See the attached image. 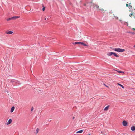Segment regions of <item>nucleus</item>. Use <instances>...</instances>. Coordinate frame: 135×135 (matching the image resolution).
Instances as JSON below:
<instances>
[{
	"instance_id": "nucleus-1",
	"label": "nucleus",
	"mask_w": 135,
	"mask_h": 135,
	"mask_svg": "<svg viewBox=\"0 0 135 135\" xmlns=\"http://www.w3.org/2000/svg\"><path fill=\"white\" fill-rule=\"evenodd\" d=\"M93 6L94 7H96L97 10H99L101 11L102 12H103L104 11H106V10L104 8H102L101 7L99 8V6L97 4H93Z\"/></svg>"
},
{
	"instance_id": "nucleus-2",
	"label": "nucleus",
	"mask_w": 135,
	"mask_h": 135,
	"mask_svg": "<svg viewBox=\"0 0 135 135\" xmlns=\"http://www.w3.org/2000/svg\"><path fill=\"white\" fill-rule=\"evenodd\" d=\"M110 48L112 49V50H114L117 52H123L125 51V49L120 48H112V47H110Z\"/></svg>"
},
{
	"instance_id": "nucleus-3",
	"label": "nucleus",
	"mask_w": 135,
	"mask_h": 135,
	"mask_svg": "<svg viewBox=\"0 0 135 135\" xmlns=\"http://www.w3.org/2000/svg\"><path fill=\"white\" fill-rule=\"evenodd\" d=\"M127 124L128 123L125 120L123 121L122 123L123 125L124 126H127Z\"/></svg>"
},
{
	"instance_id": "nucleus-4",
	"label": "nucleus",
	"mask_w": 135,
	"mask_h": 135,
	"mask_svg": "<svg viewBox=\"0 0 135 135\" xmlns=\"http://www.w3.org/2000/svg\"><path fill=\"white\" fill-rule=\"evenodd\" d=\"M127 3H128L129 4H128V5H129L128 7H129V8L130 9H131L132 8V6L131 3V2H130V3H129V2H127Z\"/></svg>"
},
{
	"instance_id": "nucleus-5",
	"label": "nucleus",
	"mask_w": 135,
	"mask_h": 135,
	"mask_svg": "<svg viewBox=\"0 0 135 135\" xmlns=\"http://www.w3.org/2000/svg\"><path fill=\"white\" fill-rule=\"evenodd\" d=\"M113 52H109L107 53V55L108 56H110L113 54Z\"/></svg>"
},
{
	"instance_id": "nucleus-6",
	"label": "nucleus",
	"mask_w": 135,
	"mask_h": 135,
	"mask_svg": "<svg viewBox=\"0 0 135 135\" xmlns=\"http://www.w3.org/2000/svg\"><path fill=\"white\" fill-rule=\"evenodd\" d=\"M12 122V120L11 119H10L6 123V124L7 125H8L9 124H11Z\"/></svg>"
},
{
	"instance_id": "nucleus-7",
	"label": "nucleus",
	"mask_w": 135,
	"mask_h": 135,
	"mask_svg": "<svg viewBox=\"0 0 135 135\" xmlns=\"http://www.w3.org/2000/svg\"><path fill=\"white\" fill-rule=\"evenodd\" d=\"M20 17L19 16H13L11 18L12 20H15Z\"/></svg>"
},
{
	"instance_id": "nucleus-8",
	"label": "nucleus",
	"mask_w": 135,
	"mask_h": 135,
	"mask_svg": "<svg viewBox=\"0 0 135 135\" xmlns=\"http://www.w3.org/2000/svg\"><path fill=\"white\" fill-rule=\"evenodd\" d=\"M13 32L11 31H8L6 32V33L7 34H11L13 33Z\"/></svg>"
},
{
	"instance_id": "nucleus-9",
	"label": "nucleus",
	"mask_w": 135,
	"mask_h": 135,
	"mask_svg": "<svg viewBox=\"0 0 135 135\" xmlns=\"http://www.w3.org/2000/svg\"><path fill=\"white\" fill-rule=\"evenodd\" d=\"M109 107V106H108L105 107V108L104 109V111H107L108 110Z\"/></svg>"
},
{
	"instance_id": "nucleus-10",
	"label": "nucleus",
	"mask_w": 135,
	"mask_h": 135,
	"mask_svg": "<svg viewBox=\"0 0 135 135\" xmlns=\"http://www.w3.org/2000/svg\"><path fill=\"white\" fill-rule=\"evenodd\" d=\"M15 107L14 106H13L11 107L10 112L12 113V112L14 110Z\"/></svg>"
},
{
	"instance_id": "nucleus-11",
	"label": "nucleus",
	"mask_w": 135,
	"mask_h": 135,
	"mask_svg": "<svg viewBox=\"0 0 135 135\" xmlns=\"http://www.w3.org/2000/svg\"><path fill=\"white\" fill-rule=\"evenodd\" d=\"M131 129L132 131L135 130V126H132L131 127Z\"/></svg>"
},
{
	"instance_id": "nucleus-12",
	"label": "nucleus",
	"mask_w": 135,
	"mask_h": 135,
	"mask_svg": "<svg viewBox=\"0 0 135 135\" xmlns=\"http://www.w3.org/2000/svg\"><path fill=\"white\" fill-rule=\"evenodd\" d=\"M129 16L130 17H131V16H134V18H135V16H134V14H133V13H132L129 15Z\"/></svg>"
},
{
	"instance_id": "nucleus-13",
	"label": "nucleus",
	"mask_w": 135,
	"mask_h": 135,
	"mask_svg": "<svg viewBox=\"0 0 135 135\" xmlns=\"http://www.w3.org/2000/svg\"><path fill=\"white\" fill-rule=\"evenodd\" d=\"M117 85L121 86L124 89V86L119 83H117Z\"/></svg>"
},
{
	"instance_id": "nucleus-14",
	"label": "nucleus",
	"mask_w": 135,
	"mask_h": 135,
	"mask_svg": "<svg viewBox=\"0 0 135 135\" xmlns=\"http://www.w3.org/2000/svg\"><path fill=\"white\" fill-rule=\"evenodd\" d=\"M83 131V130H81L79 131H78L76 133H81Z\"/></svg>"
},
{
	"instance_id": "nucleus-15",
	"label": "nucleus",
	"mask_w": 135,
	"mask_h": 135,
	"mask_svg": "<svg viewBox=\"0 0 135 135\" xmlns=\"http://www.w3.org/2000/svg\"><path fill=\"white\" fill-rule=\"evenodd\" d=\"M115 56L117 57H119V56L118 55H117V54L116 53L113 52V54Z\"/></svg>"
},
{
	"instance_id": "nucleus-16",
	"label": "nucleus",
	"mask_w": 135,
	"mask_h": 135,
	"mask_svg": "<svg viewBox=\"0 0 135 135\" xmlns=\"http://www.w3.org/2000/svg\"><path fill=\"white\" fill-rule=\"evenodd\" d=\"M116 71L118 73H124V72H123L122 71H120L117 70H116Z\"/></svg>"
},
{
	"instance_id": "nucleus-17",
	"label": "nucleus",
	"mask_w": 135,
	"mask_h": 135,
	"mask_svg": "<svg viewBox=\"0 0 135 135\" xmlns=\"http://www.w3.org/2000/svg\"><path fill=\"white\" fill-rule=\"evenodd\" d=\"M113 17H113V18H115L116 19H117V20L118 19V18L117 16H115V15H114L113 16Z\"/></svg>"
},
{
	"instance_id": "nucleus-18",
	"label": "nucleus",
	"mask_w": 135,
	"mask_h": 135,
	"mask_svg": "<svg viewBox=\"0 0 135 135\" xmlns=\"http://www.w3.org/2000/svg\"><path fill=\"white\" fill-rule=\"evenodd\" d=\"M81 44L83 45L84 46H88L86 44L83 42H82V43H81Z\"/></svg>"
},
{
	"instance_id": "nucleus-19",
	"label": "nucleus",
	"mask_w": 135,
	"mask_h": 135,
	"mask_svg": "<svg viewBox=\"0 0 135 135\" xmlns=\"http://www.w3.org/2000/svg\"><path fill=\"white\" fill-rule=\"evenodd\" d=\"M12 20V18H9L8 19H7V20L8 21H9V20Z\"/></svg>"
},
{
	"instance_id": "nucleus-20",
	"label": "nucleus",
	"mask_w": 135,
	"mask_h": 135,
	"mask_svg": "<svg viewBox=\"0 0 135 135\" xmlns=\"http://www.w3.org/2000/svg\"><path fill=\"white\" fill-rule=\"evenodd\" d=\"M39 129L38 128H37L36 129V131L37 132V133L38 132Z\"/></svg>"
},
{
	"instance_id": "nucleus-21",
	"label": "nucleus",
	"mask_w": 135,
	"mask_h": 135,
	"mask_svg": "<svg viewBox=\"0 0 135 135\" xmlns=\"http://www.w3.org/2000/svg\"><path fill=\"white\" fill-rule=\"evenodd\" d=\"M43 8H42V10L43 11H44L45 10V7L44 6H43Z\"/></svg>"
},
{
	"instance_id": "nucleus-22",
	"label": "nucleus",
	"mask_w": 135,
	"mask_h": 135,
	"mask_svg": "<svg viewBox=\"0 0 135 135\" xmlns=\"http://www.w3.org/2000/svg\"><path fill=\"white\" fill-rule=\"evenodd\" d=\"M73 44H78V42H75L74 43H73Z\"/></svg>"
},
{
	"instance_id": "nucleus-23",
	"label": "nucleus",
	"mask_w": 135,
	"mask_h": 135,
	"mask_svg": "<svg viewBox=\"0 0 135 135\" xmlns=\"http://www.w3.org/2000/svg\"><path fill=\"white\" fill-rule=\"evenodd\" d=\"M126 5L127 7H128V6H129L128 3H127L126 4Z\"/></svg>"
},
{
	"instance_id": "nucleus-24",
	"label": "nucleus",
	"mask_w": 135,
	"mask_h": 135,
	"mask_svg": "<svg viewBox=\"0 0 135 135\" xmlns=\"http://www.w3.org/2000/svg\"><path fill=\"white\" fill-rule=\"evenodd\" d=\"M100 133H101V134H103V132L102 131H101V132H100Z\"/></svg>"
},
{
	"instance_id": "nucleus-25",
	"label": "nucleus",
	"mask_w": 135,
	"mask_h": 135,
	"mask_svg": "<svg viewBox=\"0 0 135 135\" xmlns=\"http://www.w3.org/2000/svg\"><path fill=\"white\" fill-rule=\"evenodd\" d=\"M104 85L106 87H108V86H107L106 85H105V84H104Z\"/></svg>"
},
{
	"instance_id": "nucleus-26",
	"label": "nucleus",
	"mask_w": 135,
	"mask_h": 135,
	"mask_svg": "<svg viewBox=\"0 0 135 135\" xmlns=\"http://www.w3.org/2000/svg\"><path fill=\"white\" fill-rule=\"evenodd\" d=\"M82 42H78V44H81V43Z\"/></svg>"
},
{
	"instance_id": "nucleus-27",
	"label": "nucleus",
	"mask_w": 135,
	"mask_h": 135,
	"mask_svg": "<svg viewBox=\"0 0 135 135\" xmlns=\"http://www.w3.org/2000/svg\"><path fill=\"white\" fill-rule=\"evenodd\" d=\"M75 118V117H73V119H74Z\"/></svg>"
},
{
	"instance_id": "nucleus-28",
	"label": "nucleus",
	"mask_w": 135,
	"mask_h": 135,
	"mask_svg": "<svg viewBox=\"0 0 135 135\" xmlns=\"http://www.w3.org/2000/svg\"><path fill=\"white\" fill-rule=\"evenodd\" d=\"M33 109V108H32L31 109V110L32 111Z\"/></svg>"
},
{
	"instance_id": "nucleus-29",
	"label": "nucleus",
	"mask_w": 135,
	"mask_h": 135,
	"mask_svg": "<svg viewBox=\"0 0 135 135\" xmlns=\"http://www.w3.org/2000/svg\"><path fill=\"white\" fill-rule=\"evenodd\" d=\"M46 18H45V20H46Z\"/></svg>"
},
{
	"instance_id": "nucleus-30",
	"label": "nucleus",
	"mask_w": 135,
	"mask_h": 135,
	"mask_svg": "<svg viewBox=\"0 0 135 135\" xmlns=\"http://www.w3.org/2000/svg\"><path fill=\"white\" fill-rule=\"evenodd\" d=\"M133 30H135V28H133Z\"/></svg>"
},
{
	"instance_id": "nucleus-31",
	"label": "nucleus",
	"mask_w": 135,
	"mask_h": 135,
	"mask_svg": "<svg viewBox=\"0 0 135 135\" xmlns=\"http://www.w3.org/2000/svg\"><path fill=\"white\" fill-rule=\"evenodd\" d=\"M134 47H135V45H134Z\"/></svg>"
},
{
	"instance_id": "nucleus-32",
	"label": "nucleus",
	"mask_w": 135,
	"mask_h": 135,
	"mask_svg": "<svg viewBox=\"0 0 135 135\" xmlns=\"http://www.w3.org/2000/svg\"><path fill=\"white\" fill-rule=\"evenodd\" d=\"M120 20V21H121V20Z\"/></svg>"
}]
</instances>
